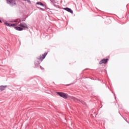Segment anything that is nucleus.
Here are the masks:
<instances>
[{"instance_id":"1","label":"nucleus","mask_w":129,"mask_h":129,"mask_svg":"<svg viewBox=\"0 0 129 129\" xmlns=\"http://www.w3.org/2000/svg\"><path fill=\"white\" fill-rule=\"evenodd\" d=\"M19 26V27H15V29H16L17 31H23L24 29H29L28 25H27L25 22L20 23Z\"/></svg>"},{"instance_id":"2","label":"nucleus","mask_w":129,"mask_h":129,"mask_svg":"<svg viewBox=\"0 0 129 129\" xmlns=\"http://www.w3.org/2000/svg\"><path fill=\"white\" fill-rule=\"evenodd\" d=\"M59 96L61 97H62V98H64V99H67V95L64 93H61V92H57V93Z\"/></svg>"},{"instance_id":"3","label":"nucleus","mask_w":129,"mask_h":129,"mask_svg":"<svg viewBox=\"0 0 129 129\" xmlns=\"http://www.w3.org/2000/svg\"><path fill=\"white\" fill-rule=\"evenodd\" d=\"M7 3L11 6H15L16 5V2L15 0H7Z\"/></svg>"},{"instance_id":"4","label":"nucleus","mask_w":129,"mask_h":129,"mask_svg":"<svg viewBox=\"0 0 129 129\" xmlns=\"http://www.w3.org/2000/svg\"><path fill=\"white\" fill-rule=\"evenodd\" d=\"M46 56H47V53L45 52V53H44L43 54L40 55L38 58V60H43V59L44 58L46 57Z\"/></svg>"},{"instance_id":"5","label":"nucleus","mask_w":129,"mask_h":129,"mask_svg":"<svg viewBox=\"0 0 129 129\" xmlns=\"http://www.w3.org/2000/svg\"><path fill=\"white\" fill-rule=\"evenodd\" d=\"M108 61V59L107 58L103 59L99 62V64H100V65H101V64H106Z\"/></svg>"},{"instance_id":"6","label":"nucleus","mask_w":129,"mask_h":129,"mask_svg":"<svg viewBox=\"0 0 129 129\" xmlns=\"http://www.w3.org/2000/svg\"><path fill=\"white\" fill-rule=\"evenodd\" d=\"M5 25L6 26H8L9 27H17V26H18V24L17 23L10 24V23H5Z\"/></svg>"},{"instance_id":"7","label":"nucleus","mask_w":129,"mask_h":129,"mask_svg":"<svg viewBox=\"0 0 129 129\" xmlns=\"http://www.w3.org/2000/svg\"><path fill=\"white\" fill-rule=\"evenodd\" d=\"M63 10H64L65 11H67V12H69V13H71V14L73 13V11H72L71 9H70L69 8H63Z\"/></svg>"},{"instance_id":"8","label":"nucleus","mask_w":129,"mask_h":129,"mask_svg":"<svg viewBox=\"0 0 129 129\" xmlns=\"http://www.w3.org/2000/svg\"><path fill=\"white\" fill-rule=\"evenodd\" d=\"M73 99L74 100V101H75L76 102H81V103H83V101L82 100H80L76 98H73Z\"/></svg>"},{"instance_id":"9","label":"nucleus","mask_w":129,"mask_h":129,"mask_svg":"<svg viewBox=\"0 0 129 129\" xmlns=\"http://www.w3.org/2000/svg\"><path fill=\"white\" fill-rule=\"evenodd\" d=\"M6 88H7V86H0V90H1V91L5 90L6 89Z\"/></svg>"},{"instance_id":"10","label":"nucleus","mask_w":129,"mask_h":129,"mask_svg":"<svg viewBox=\"0 0 129 129\" xmlns=\"http://www.w3.org/2000/svg\"><path fill=\"white\" fill-rule=\"evenodd\" d=\"M14 22V23H18V24H20V23L21 22V19H17L15 20Z\"/></svg>"},{"instance_id":"11","label":"nucleus","mask_w":129,"mask_h":129,"mask_svg":"<svg viewBox=\"0 0 129 129\" xmlns=\"http://www.w3.org/2000/svg\"><path fill=\"white\" fill-rule=\"evenodd\" d=\"M36 4L39 5L40 6H42V7H44V4H43V3H42L41 2H37Z\"/></svg>"},{"instance_id":"12","label":"nucleus","mask_w":129,"mask_h":129,"mask_svg":"<svg viewBox=\"0 0 129 129\" xmlns=\"http://www.w3.org/2000/svg\"><path fill=\"white\" fill-rule=\"evenodd\" d=\"M40 68H41V69H42V67L40 66Z\"/></svg>"},{"instance_id":"13","label":"nucleus","mask_w":129,"mask_h":129,"mask_svg":"<svg viewBox=\"0 0 129 129\" xmlns=\"http://www.w3.org/2000/svg\"><path fill=\"white\" fill-rule=\"evenodd\" d=\"M0 23H2V21L0 20Z\"/></svg>"},{"instance_id":"14","label":"nucleus","mask_w":129,"mask_h":129,"mask_svg":"<svg viewBox=\"0 0 129 129\" xmlns=\"http://www.w3.org/2000/svg\"><path fill=\"white\" fill-rule=\"evenodd\" d=\"M24 1H28V0H24Z\"/></svg>"}]
</instances>
